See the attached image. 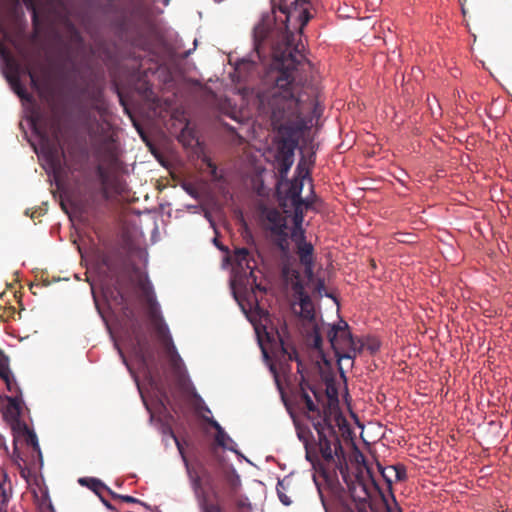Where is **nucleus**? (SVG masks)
<instances>
[{
	"label": "nucleus",
	"instance_id": "obj_1",
	"mask_svg": "<svg viewBox=\"0 0 512 512\" xmlns=\"http://www.w3.org/2000/svg\"><path fill=\"white\" fill-rule=\"evenodd\" d=\"M294 44L293 35H286L272 49V64L257 92L259 113L269 117L280 135L275 161L279 174L287 175L294 162L299 137L321 115L318 90L309 79L313 65Z\"/></svg>",
	"mask_w": 512,
	"mask_h": 512
},
{
	"label": "nucleus",
	"instance_id": "obj_2",
	"mask_svg": "<svg viewBox=\"0 0 512 512\" xmlns=\"http://www.w3.org/2000/svg\"><path fill=\"white\" fill-rule=\"evenodd\" d=\"M308 419L317 432L318 440L307 426L296 423L297 436L304 444L306 459L318 467L326 483L333 488L339 485L337 472L345 478L348 471L345 451L328 415H308Z\"/></svg>",
	"mask_w": 512,
	"mask_h": 512
},
{
	"label": "nucleus",
	"instance_id": "obj_3",
	"mask_svg": "<svg viewBox=\"0 0 512 512\" xmlns=\"http://www.w3.org/2000/svg\"><path fill=\"white\" fill-rule=\"evenodd\" d=\"M139 285L146 299L148 318L156 336L162 344L171 366L174 369H179L182 359L173 343L169 328L161 315L160 308L155 300L152 288L150 284L145 281H140Z\"/></svg>",
	"mask_w": 512,
	"mask_h": 512
},
{
	"label": "nucleus",
	"instance_id": "obj_4",
	"mask_svg": "<svg viewBox=\"0 0 512 512\" xmlns=\"http://www.w3.org/2000/svg\"><path fill=\"white\" fill-rule=\"evenodd\" d=\"M327 339L335 352L338 362L348 360L351 361L352 365L357 353L362 350V345L358 346L359 341L353 338L349 325L344 320L329 326Z\"/></svg>",
	"mask_w": 512,
	"mask_h": 512
},
{
	"label": "nucleus",
	"instance_id": "obj_5",
	"mask_svg": "<svg viewBox=\"0 0 512 512\" xmlns=\"http://www.w3.org/2000/svg\"><path fill=\"white\" fill-rule=\"evenodd\" d=\"M261 221L262 227L269 234L272 243L283 254H287L290 244L286 217L276 208L263 207Z\"/></svg>",
	"mask_w": 512,
	"mask_h": 512
},
{
	"label": "nucleus",
	"instance_id": "obj_6",
	"mask_svg": "<svg viewBox=\"0 0 512 512\" xmlns=\"http://www.w3.org/2000/svg\"><path fill=\"white\" fill-rule=\"evenodd\" d=\"M113 26L118 36L131 46L143 49L146 45V40L140 27L134 26L133 29L130 30L125 17L116 19L113 22Z\"/></svg>",
	"mask_w": 512,
	"mask_h": 512
},
{
	"label": "nucleus",
	"instance_id": "obj_7",
	"mask_svg": "<svg viewBox=\"0 0 512 512\" xmlns=\"http://www.w3.org/2000/svg\"><path fill=\"white\" fill-rule=\"evenodd\" d=\"M2 56L5 59L6 67L8 69V73L6 74V78L10 83L14 92L22 99L28 98V94L20 81V74L23 71L20 63L15 60L9 52L2 47Z\"/></svg>",
	"mask_w": 512,
	"mask_h": 512
},
{
	"label": "nucleus",
	"instance_id": "obj_8",
	"mask_svg": "<svg viewBox=\"0 0 512 512\" xmlns=\"http://www.w3.org/2000/svg\"><path fill=\"white\" fill-rule=\"evenodd\" d=\"M307 388H309L313 395L317 397V394L314 390L309 387V384L305 381L300 382L299 388L295 392V400L299 406H303V412L308 415H313L314 417H318V415H328L331 418V412L327 410L321 411L317 404L314 403L312 396L308 393Z\"/></svg>",
	"mask_w": 512,
	"mask_h": 512
},
{
	"label": "nucleus",
	"instance_id": "obj_9",
	"mask_svg": "<svg viewBox=\"0 0 512 512\" xmlns=\"http://www.w3.org/2000/svg\"><path fill=\"white\" fill-rule=\"evenodd\" d=\"M8 404L3 413L4 418L11 424L12 430L16 431L18 429L19 424H26L25 422L20 420V416L22 413V396L21 395H13L7 397Z\"/></svg>",
	"mask_w": 512,
	"mask_h": 512
},
{
	"label": "nucleus",
	"instance_id": "obj_10",
	"mask_svg": "<svg viewBox=\"0 0 512 512\" xmlns=\"http://www.w3.org/2000/svg\"><path fill=\"white\" fill-rule=\"evenodd\" d=\"M296 247V254L299 258L301 265L304 267V272L308 278L313 276V269L315 263L314 247L310 242L302 241Z\"/></svg>",
	"mask_w": 512,
	"mask_h": 512
},
{
	"label": "nucleus",
	"instance_id": "obj_11",
	"mask_svg": "<svg viewBox=\"0 0 512 512\" xmlns=\"http://www.w3.org/2000/svg\"><path fill=\"white\" fill-rule=\"evenodd\" d=\"M234 260L237 266L246 274V270H249V278L247 279L248 284L255 286L256 289L263 291L264 288L256 283V277L254 275V269L250 266L251 254L250 251L243 247L237 248L234 252Z\"/></svg>",
	"mask_w": 512,
	"mask_h": 512
},
{
	"label": "nucleus",
	"instance_id": "obj_12",
	"mask_svg": "<svg viewBox=\"0 0 512 512\" xmlns=\"http://www.w3.org/2000/svg\"><path fill=\"white\" fill-rule=\"evenodd\" d=\"M303 183L301 181L292 182L286 192V200L290 201L291 206H298L305 204V208L308 209L312 206V201L301 197Z\"/></svg>",
	"mask_w": 512,
	"mask_h": 512
},
{
	"label": "nucleus",
	"instance_id": "obj_13",
	"mask_svg": "<svg viewBox=\"0 0 512 512\" xmlns=\"http://www.w3.org/2000/svg\"><path fill=\"white\" fill-rule=\"evenodd\" d=\"M17 425H18V429L14 432L17 433L18 435H21L24 437L26 444L28 446H30L33 449V451L38 454L40 460L42 461V454H41L40 446L38 443V438H37V435L35 434V432L33 430L29 429L27 424H19L18 423Z\"/></svg>",
	"mask_w": 512,
	"mask_h": 512
},
{
	"label": "nucleus",
	"instance_id": "obj_14",
	"mask_svg": "<svg viewBox=\"0 0 512 512\" xmlns=\"http://www.w3.org/2000/svg\"><path fill=\"white\" fill-rule=\"evenodd\" d=\"M224 480L226 483V496L227 498L236 497L239 495V492L242 487L240 476L236 473L235 470L229 471L225 473Z\"/></svg>",
	"mask_w": 512,
	"mask_h": 512
},
{
	"label": "nucleus",
	"instance_id": "obj_15",
	"mask_svg": "<svg viewBox=\"0 0 512 512\" xmlns=\"http://www.w3.org/2000/svg\"><path fill=\"white\" fill-rule=\"evenodd\" d=\"M299 300L301 308V316L305 319L311 320L314 318V305L309 295H305Z\"/></svg>",
	"mask_w": 512,
	"mask_h": 512
},
{
	"label": "nucleus",
	"instance_id": "obj_16",
	"mask_svg": "<svg viewBox=\"0 0 512 512\" xmlns=\"http://www.w3.org/2000/svg\"><path fill=\"white\" fill-rule=\"evenodd\" d=\"M234 503L236 512H251L252 505L249 498L245 495H237L236 497L229 498Z\"/></svg>",
	"mask_w": 512,
	"mask_h": 512
},
{
	"label": "nucleus",
	"instance_id": "obj_17",
	"mask_svg": "<svg viewBox=\"0 0 512 512\" xmlns=\"http://www.w3.org/2000/svg\"><path fill=\"white\" fill-rule=\"evenodd\" d=\"M79 483L82 486L89 487L92 491H94L97 495H100L101 491L104 489H108L104 483H102L99 479L96 478H80Z\"/></svg>",
	"mask_w": 512,
	"mask_h": 512
},
{
	"label": "nucleus",
	"instance_id": "obj_18",
	"mask_svg": "<svg viewBox=\"0 0 512 512\" xmlns=\"http://www.w3.org/2000/svg\"><path fill=\"white\" fill-rule=\"evenodd\" d=\"M96 174H97L100 184H101L102 193L105 197H107L108 185H109V179H110L109 172L102 165H98L96 167Z\"/></svg>",
	"mask_w": 512,
	"mask_h": 512
},
{
	"label": "nucleus",
	"instance_id": "obj_19",
	"mask_svg": "<svg viewBox=\"0 0 512 512\" xmlns=\"http://www.w3.org/2000/svg\"><path fill=\"white\" fill-rule=\"evenodd\" d=\"M201 512H224V508L218 502L210 501L206 496H203L199 502Z\"/></svg>",
	"mask_w": 512,
	"mask_h": 512
},
{
	"label": "nucleus",
	"instance_id": "obj_20",
	"mask_svg": "<svg viewBox=\"0 0 512 512\" xmlns=\"http://www.w3.org/2000/svg\"><path fill=\"white\" fill-rule=\"evenodd\" d=\"M292 207L294 210V214H293L294 227H302V223L304 221V209H306L305 204H301L298 206H292Z\"/></svg>",
	"mask_w": 512,
	"mask_h": 512
},
{
	"label": "nucleus",
	"instance_id": "obj_21",
	"mask_svg": "<svg viewBox=\"0 0 512 512\" xmlns=\"http://www.w3.org/2000/svg\"><path fill=\"white\" fill-rule=\"evenodd\" d=\"M215 441L216 443L226 449L233 450L232 447L228 445V442H233L232 439L229 437V435L224 431V429H221L218 431L215 435Z\"/></svg>",
	"mask_w": 512,
	"mask_h": 512
},
{
	"label": "nucleus",
	"instance_id": "obj_22",
	"mask_svg": "<svg viewBox=\"0 0 512 512\" xmlns=\"http://www.w3.org/2000/svg\"><path fill=\"white\" fill-rule=\"evenodd\" d=\"M388 470L393 472L396 481H404L407 478L406 468L401 464L389 466Z\"/></svg>",
	"mask_w": 512,
	"mask_h": 512
},
{
	"label": "nucleus",
	"instance_id": "obj_23",
	"mask_svg": "<svg viewBox=\"0 0 512 512\" xmlns=\"http://www.w3.org/2000/svg\"><path fill=\"white\" fill-rule=\"evenodd\" d=\"M4 382L6 384L7 390L12 394V396L13 395H21L22 396L21 389H20L13 374L9 378H7Z\"/></svg>",
	"mask_w": 512,
	"mask_h": 512
},
{
	"label": "nucleus",
	"instance_id": "obj_24",
	"mask_svg": "<svg viewBox=\"0 0 512 512\" xmlns=\"http://www.w3.org/2000/svg\"><path fill=\"white\" fill-rule=\"evenodd\" d=\"M290 237L296 246L298 243L306 241L305 230L303 227H293Z\"/></svg>",
	"mask_w": 512,
	"mask_h": 512
},
{
	"label": "nucleus",
	"instance_id": "obj_25",
	"mask_svg": "<svg viewBox=\"0 0 512 512\" xmlns=\"http://www.w3.org/2000/svg\"><path fill=\"white\" fill-rule=\"evenodd\" d=\"M292 289H293L295 297H297L298 299L305 295H308L305 292L304 286L300 281L295 282L292 286Z\"/></svg>",
	"mask_w": 512,
	"mask_h": 512
},
{
	"label": "nucleus",
	"instance_id": "obj_26",
	"mask_svg": "<svg viewBox=\"0 0 512 512\" xmlns=\"http://www.w3.org/2000/svg\"><path fill=\"white\" fill-rule=\"evenodd\" d=\"M206 162H207V167L209 169V173H210L211 177L214 180L221 179L222 176L218 174V169H217L216 164H214L210 159L206 160Z\"/></svg>",
	"mask_w": 512,
	"mask_h": 512
},
{
	"label": "nucleus",
	"instance_id": "obj_27",
	"mask_svg": "<svg viewBox=\"0 0 512 512\" xmlns=\"http://www.w3.org/2000/svg\"><path fill=\"white\" fill-rule=\"evenodd\" d=\"M283 351L288 356V360H290V361L295 360L297 362V364H298V372H300L301 361L299 359L297 351L295 349H292L291 351H288L285 348H283Z\"/></svg>",
	"mask_w": 512,
	"mask_h": 512
},
{
	"label": "nucleus",
	"instance_id": "obj_28",
	"mask_svg": "<svg viewBox=\"0 0 512 512\" xmlns=\"http://www.w3.org/2000/svg\"><path fill=\"white\" fill-rule=\"evenodd\" d=\"M109 493L111 494V496L113 498L121 499L122 501L127 502V503H140V501L138 499H136L132 496H129V495H119V494L112 492L111 490H109Z\"/></svg>",
	"mask_w": 512,
	"mask_h": 512
},
{
	"label": "nucleus",
	"instance_id": "obj_29",
	"mask_svg": "<svg viewBox=\"0 0 512 512\" xmlns=\"http://www.w3.org/2000/svg\"><path fill=\"white\" fill-rule=\"evenodd\" d=\"M379 472L381 473L382 477L385 479V481L390 485L392 483L391 474L393 472H390L388 470V467L384 468L380 463H377Z\"/></svg>",
	"mask_w": 512,
	"mask_h": 512
},
{
	"label": "nucleus",
	"instance_id": "obj_30",
	"mask_svg": "<svg viewBox=\"0 0 512 512\" xmlns=\"http://www.w3.org/2000/svg\"><path fill=\"white\" fill-rule=\"evenodd\" d=\"M50 160L52 166L56 169L57 167H60V158L58 155L57 148L51 149L50 151Z\"/></svg>",
	"mask_w": 512,
	"mask_h": 512
},
{
	"label": "nucleus",
	"instance_id": "obj_31",
	"mask_svg": "<svg viewBox=\"0 0 512 512\" xmlns=\"http://www.w3.org/2000/svg\"><path fill=\"white\" fill-rule=\"evenodd\" d=\"M322 343H323V339H322V336L321 334L317 331V330H314V335H313V347L317 350H321L322 348Z\"/></svg>",
	"mask_w": 512,
	"mask_h": 512
},
{
	"label": "nucleus",
	"instance_id": "obj_32",
	"mask_svg": "<svg viewBox=\"0 0 512 512\" xmlns=\"http://www.w3.org/2000/svg\"><path fill=\"white\" fill-rule=\"evenodd\" d=\"M270 371L272 372V374L274 376V380H275V383L277 385V388L279 389L281 395L283 396L284 393H283L282 385H281L279 374H278V372L276 370V367L274 365H270Z\"/></svg>",
	"mask_w": 512,
	"mask_h": 512
},
{
	"label": "nucleus",
	"instance_id": "obj_33",
	"mask_svg": "<svg viewBox=\"0 0 512 512\" xmlns=\"http://www.w3.org/2000/svg\"><path fill=\"white\" fill-rule=\"evenodd\" d=\"M24 72L28 74L32 87L38 88V78L35 73L29 68H26Z\"/></svg>",
	"mask_w": 512,
	"mask_h": 512
},
{
	"label": "nucleus",
	"instance_id": "obj_34",
	"mask_svg": "<svg viewBox=\"0 0 512 512\" xmlns=\"http://www.w3.org/2000/svg\"><path fill=\"white\" fill-rule=\"evenodd\" d=\"M12 371L10 370L9 366H2L0 367V378L5 381L7 378H9L12 375Z\"/></svg>",
	"mask_w": 512,
	"mask_h": 512
},
{
	"label": "nucleus",
	"instance_id": "obj_35",
	"mask_svg": "<svg viewBox=\"0 0 512 512\" xmlns=\"http://www.w3.org/2000/svg\"><path fill=\"white\" fill-rule=\"evenodd\" d=\"M282 486V483L279 482L278 483V486H277V492H278V496H279V499L280 501L284 504V505H289L291 503V500L288 496H286L284 493H282L279 489V487Z\"/></svg>",
	"mask_w": 512,
	"mask_h": 512
},
{
	"label": "nucleus",
	"instance_id": "obj_36",
	"mask_svg": "<svg viewBox=\"0 0 512 512\" xmlns=\"http://www.w3.org/2000/svg\"><path fill=\"white\" fill-rule=\"evenodd\" d=\"M173 437H174L177 449H178L179 453L181 454V456L183 458V461L185 462L186 465H188V461H187V458L185 456L184 449H183V446H182L181 442L179 441V439L176 436L173 435Z\"/></svg>",
	"mask_w": 512,
	"mask_h": 512
},
{
	"label": "nucleus",
	"instance_id": "obj_37",
	"mask_svg": "<svg viewBox=\"0 0 512 512\" xmlns=\"http://www.w3.org/2000/svg\"><path fill=\"white\" fill-rule=\"evenodd\" d=\"M71 34H72V40L76 43H81L83 41L82 36L80 33L74 28V26H71Z\"/></svg>",
	"mask_w": 512,
	"mask_h": 512
},
{
	"label": "nucleus",
	"instance_id": "obj_38",
	"mask_svg": "<svg viewBox=\"0 0 512 512\" xmlns=\"http://www.w3.org/2000/svg\"><path fill=\"white\" fill-rule=\"evenodd\" d=\"M9 357L0 349V367L9 366Z\"/></svg>",
	"mask_w": 512,
	"mask_h": 512
},
{
	"label": "nucleus",
	"instance_id": "obj_39",
	"mask_svg": "<svg viewBox=\"0 0 512 512\" xmlns=\"http://www.w3.org/2000/svg\"><path fill=\"white\" fill-rule=\"evenodd\" d=\"M315 290H316L319 294H321V293H322V291H324V290H325V283H324V280H322V279H318V280H317V283H316V286H315Z\"/></svg>",
	"mask_w": 512,
	"mask_h": 512
},
{
	"label": "nucleus",
	"instance_id": "obj_40",
	"mask_svg": "<svg viewBox=\"0 0 512 512\" xmlns=\"http://www.w3.org/2000/svg\"><path fill=\"white\" fill-rule=\"evenodd\" d=\"M208 423L216 430V433L223 429L221 425L214 419H209Z\"/></svg>",
	"mask_w": 512,
	"mask_h": 512
},
{
	"label": "nucleus",
	"instance_id": "obj_41",
	"mask_svg": "<svg viewBox=\"0 0 512 512\" xmlns=\"http://www.w3.org/2000/svg\"><path fill=\"white\" fill-rule=\"evenodd\" d=\"M335 420H336L337 425H338L339 427H340L342 424H346V419H345L341 414L336 415Z\"/></svg>",
	"mask_w": 512,
	"mask_h": 512
},
{
	"label": "nucleus",
	"instance_id": "obj_42",
	"mask_svg": "<svg viewBox=\"0 0 512 512\" xmlns=\"http://www.w3.org/2000/svg\"><path fill=\"white\" fill-rule=\"evenodd\" d=\"M102 503L110 510H115L114 506L104 498H101Z\"/></svg>",
	"mask_w": 512,
	"mask_h": 512
},
{
	"label": "nucleus",
	"instance_id": "obj_43",
	"mask_svg": "<svg viewBox=\"0 0 512 512\" xmlns=\"http://www.w3.org/2000/svg\"><path fill=\"white\" fill-rule=\"evenodd\" d=\"M368 349H369L372 353H374V352H376V351L379 349V345H378V344H376V343L371 344V345H369Z\"/></svg>",
	"mask_w": 512,
	"mask_h": 512
},
{
	"label": "nucleus",
	"instance_id": "obj_44",
	"mask_svg": "<svg viewBox=\"0 0 512 512\" xmlns=\"http://www.w3.org/2000/svg\"><path fill=\"white\" fill-rule=\"evenodd\" d=\"M342 512H354L353 509L349 506H343Z\"/></svg>",
	"mask_w": 512,
	"mask_h": 512
},
{
	"label": "nucleus",
	"instance_id": "obj_45",
	"mask_svg": "<svg viewBox=\"0 0 512 512\" xmlns=\"http://www.w3.org/2000/svg\"><path fill=\"white\" fill-rule=\"evenodd\" d=\"M303 14L305 15V20H304L303 24H305V23L308 22L309 16H308V12L307 11H304Z\"/></svg>",
	"mask_w": 512,
	"mask_h": 512
},
{
	"label": "nucleus",
	"instance_id": "obj_46",
	"mask_svg": "<svg viewBox=\"0 0 512 512\" xmlns=\"http://www.w3.org/2000/svg\"><path fill=\"white\" fill-rule=\"evenodd\" d=\"M36 20H37V14H36V12L34 11V13H33V22H36Z\"/></svg>",
	"mask_w": 512,
	"mask_h": 512
},
{
	"label": "nucleus",
	"instance_id": "obj_47",
	"mask_svg": "<svg viewBox=\"0 0 512 512\" xmlns=\"http://www.w3.org/2000/svg\"><path fill=\"white\" fill-rule=\"evenodd\" d=\"M21 475H22L23 477H26V472H24V470H22V471H21Z\"/></svg>",
	"mask_w": 512,
	"mask_h": 512
},
{
	"label": "nucleus",
	"instance_id": "obj_48",
	"mask_svg": "<svg viewBox=\"0 0 512 512\" xmlns=\"http://www.w3.org/2000/svg\"><path fill=\"white\" fill-rule=\"evenodd\" d=\"M257 54H258V57H259V58H261V56H260V51H259V49H258V48H257Z\"/></svg>",
	"mask_w": 512,
	"mask_h": 512
},
{
	"label": "nucleus",
	"instance_id": "obj_49",
	"mask_svg": "<svg viewBox=\"0 0 512 512\" xmlns=\"http://www.w3.org/2000/svg\"><path fill=\"white\" fill-rule=\"evenodd\" d=\"M168 1H169V0H166V3H165V4H167V3H168Z\"/></svg>",
	"mask_w": 512,
	"mask_h": 512
},
{
	"label": "nucleus",
	"instance_id": "obj_50",
	"mask_svg": "<svg viewBox=\"0 0 512 512\" xmlns=\"http://www.w3.org/2000/svg\"><path fill=\"white\" fill-rule=\"evenodd\" d=\"M158 512H160V511H158Z\"/></svg>",
	"mask_w": 512,
	"mask_h": 512
}]
</instances>
